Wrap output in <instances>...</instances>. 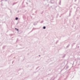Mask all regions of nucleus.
I'll use <instances>...</instances> for the list:
<instances>
[{"label":"nucleus","mask_w":80,"mask_h":80,"mask_svg":"<svg viewBox=\"0 0 80 80\" xmlns=\"http://www.w3.org/2000/svg\"><path fill=\"white\" fill-rule=\"evenodd\" d=\"M43 29H45V28H46L45 27H43Z\"/></svg>","instance_id":"obj_1"},{"label":"nucleus","mask_w":80,"mask_h":80,"mask_svg":"<svg viewBox=\"0 0 80 80\" xmlns=\"http://www.w3.org/2000/svg\"><path fill=\"white\" fill-rule=\"evenodd\" d=\"M16 20H18V18H16Z\"/></svg>","instance_id":"obj_2"},{"label":"nucleus","mask_w":80,"mask_h":80,"mask_svg":"<svg viewBox=\"0 0 80 80\" xmlns=\"http://www.w3.org/2000/svg\"><path fill=\"white\" fill-rule=\"evenodd\" d=\"M17 31H18V29H17Z\"/></svg>","instance_id":"obj_3"},{"label":"nucleus","mask_w":80,"mask_h":80,"mask_svg":"<svg viewBox=\"0 0 80 80\" xmlns=\"http://www.w3.org/2000/svg\"><path fill=\"white\" fill-rule=\"evenodd\" d=\"M15 29L16 30H17V28H15Z\"/></svg>","instance_id":"obj_4"}]
</instances>
